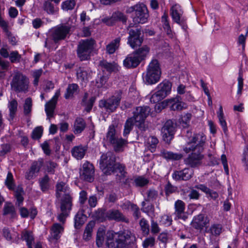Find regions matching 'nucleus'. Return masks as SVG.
<instances>
[{
  "label": "nucleus",
  "mask_w": 248,
  "mask_h": 248,
  "mask_svg": "<svg viewBox=\"0 0 248 248\" xmlns=\"http://www.w3.org/2000/svg\"><path fill=\"white\" fill-rule=\"evenodd\" d=\"M136 240L134 234L128 230L116 232L112 230L106 232L104 227H99L96 236V244L102 247L105 241L108 248H126Z\"/></svg>",
  "instance_id": "obj_1"
},
{
  "label": "nucleus",
  "mask_w": 248,
  "mask_h": 248,
  "mask_svg": "<svg viewBox=\"0 0 248 248\" xmlns=\"http://www.w3.org/2000/svg\"><path fill=\"white\" fill-rule=\"evenodd\" d=\"M206 140V137L202 134H194L183 148L186 153H192L184 159L186 165L191 168H198L201 166L204 155L202 154Z\"/></svg>",
  "instance_id": "obj_2"
},
{
  "label": "nucleus",
  "mask_w": 248,
  "mask_h": 248,
  "mask_svg": "<svg viewBox=\"0 0 248 248\" xmlns=\"http://www.w3.org/2000/svg\"><path fill=\"white\" fill-rule=\"evenodd\" d=\"M29 79L21 72L16 71L12 75L10 82L11 89L16 93H26L29 91Z\"/></svg>",
  "instance_id": "obj_3"
},
{
  "label": "nucleus",
  "mask_w": 248,
  "mask_h": 248,
  "mask_svg": "<svg viewBox=\"0 0 248 248\" xmlns=\"http://www.w3.org/2000/svg\"><path fill=\"white\" fill-rule=\"evenodd\" d=\"M135 12L133 17L134 24H143L146 23L149 17V12L147 6L142 2H139L136 4L127 7L126 13L131 14Z\"/></svg>",
  "instance_id": "obj_4"
},
{
  "label": "nucleus",
  "mask_w": 248,
  "mask_h": 248,
  "mask_svg": "<svg viewBox=\"0 0 248 248\" xmlns=\"http://www.w3.org/2000/svg\"><path fill=\"white\" fill-rule=\"evenodd\" d=\"M161 74V72L159 62L157 60L154 59L148 66L144 80L148 84H155L159 81Z\"/></svg>",
  "instance_id": "obj_5"
},
{
  "label": "nucleus",
  "mask_w": 248,
  "mask_h": 248,
  "mask_svg": "<svg viewBox=\"0 0 248 248\" xmlns=\"http://www.w3.org/2000/svg\"><path fill=\"white\" fill-rule=\"evenodd\" d=\"M115 155L111 152L103 154L99 160L100 168L105 175H110L114 171L116 164Z\"/></svg>",
  "instance_id": "obj_6"
},
{
  "label": "nucleus",
  "mask_w": 248,
  "mask_h": 248,
  "mask_svg": "<svg viewBox=\"0 0 248 248\" xmlns=\"http://www.w3.org/2000/svg\"><path fill=\"white\" fill-rule=\"evenodd\" d=\"M95 44V40L92 38L81 40L79 42L77 54L80 61L88 60L90 59V54L93 50Z\"/></svg>",
  "instance_id": "obj_7"
},
{
  "label": "nucleus",
  "mask_w": 248,
  "mask_h": 248,
  "mask_svg": "<svg viewBox=\"0 0 248 248\" xmlns=\"http://www.w3.org/2000/svg\"><path fill=\"white\" fill-rule=\"evenodd\" d=\"M121 100V94L120 93L117 95H114L107 100H101L99 102V106L104 108L107 111L113 112L115 110L119 105Z\"/></svg>",
  "instance_id": "obj_8"
},
{
  "label": "nucleus",
  "mask_w": 248,
  "mask_h": 248,
  "mask_svg": "<svg viewBox=\"0 0 248 248\" xmlns=\"http://www.w3.org/2000/svg\"><path fill=\"white\" fill-rule=\"evenodd\" d=\"M80 178L84 181L92 182L94 180V168L93 164L86 161L79 171Z\"/></svg>",
  "instance_id": "obj_9"
},
{
  "label": "nucleus",
  "mask_w": 248,
  "mask_h": 248,
  "mask_svg": "<svg viewBox=\"0 0 248 248\" xmlns=\"http://www.w3.org/2000/svg\"><path fill=\"white\" fill-rule=\"evenodd\" d=\"M128 34L127 43L132 48H135L141 46L143 42V38L140 36L141 35L140 29H130Z\"/></svg>",
  "instance_id": "obj_10"
},
{
  "label": "nucleus",
  "mask_w": 248,
  "mask_h": 248,
  "mask_svg": "<svg viewBox=\"0 0 248 248\" xmlns=\"http://www.w3.org/2000/svg\"><path fill=\"white\" fill-rule=\"evenodd\" d=\"M175 132V126L173 122L171 120L167 121L161 129V133L163 140L168 143H169L173 138Z\"/></svg>",
  "instance_id": "obj_11"
},
{
  "label": "nucleus",
  "mask_w": 248,
  "mask_h": 248,
  "mask_svg": "<svg viewBox=\"0 0 248 248\" xmlns=\"http://www.w3.org/2000/svg\"><path fill=\"white\" fill-rule=\"evenodd\" d=\"M170 15L174 22L182 26L184 29H185L186 21L182 17L183 11L180 5L176 4L173 5L170 8Z\"/></svg>",
  "instance_id": "obj_12"
},
{
  "label": "nucleus",
  "mask_w": 248,
  "mask_h": 248,
  "mask_svg": "<svg viewBox=\"0 0 248 248\" xmlns=\"http://www.w3.org/2000/svg\"><path fill=\"white\" fill-rule=\"evenodd\" d=\"M105 217L109 220H114L116 222H122L126 223L129 222V219L118 209H111L108 210L105 213Z\"/></svg>",
  "instance_id": "obj_13"
},
{
  "label": "nucleus",
  "mask_w": 248,
  "mask_h": 248,
  "mask_svg": "<svg viewBox=\"0 0 248 248\" xmlns=\"http://www.w3.org/2000/svg\"><path fill=\"white\" fill-rule=\"evenodd\" d=\"M61 94L60 90H58L53 96V97L49 101L46 103L45 105V111L47 117L50 119L53 117L54 110L56 108L58 98Z\"/></svg>",
  "instance_id": "obj_14"
},
{
  "label": "nucleus",
  "mask_w": 248,
  "mask_h": 248,
  "mask_svg": "<svg viewBox=\"0 0 248 248\" xmlns=\"http://www.w3.org/2000/svg\"><path fill=\"white\" fill-rule=\"evenodd\" d=\"M150 112V108L148 106L138 107L133 112V116L132 117L135 121L145 120Z\"/></svg>",
  "instance_id": "obj_15"
},
{
  "label": "nucleus",
  "mask_w": 248,
  "mask_h": 248,
  "mask_svg": "<svg viewBox=\"0 0 248 248\" xmlns=\"http://www.w3.org/2000/svg\"><path fill=\"white\" fill-rule=\"evenodd\" d=\"M207 218L203 214L195 216L191 223L193 228L196 230H202L208 223Z\"/></svg>",
  "instance_id": "obj_16"
},
{
  "label": "nucleus",
  "mask_w": 248,
  "mask_h": 248,
  "mask_svg": "<svg viewBox=\"0 0 248 248\" xmlns=\"http://www.w3.org/2000/svg\"><path fill=\"white\" fill-rule=\"evenodd\" d=\"M193 174L192 170L185 168L179 171H175L172 174V178L176 181H187L190 179Z\"/></svg>",
  "instance_id": "obj_17"
},
{
  "label": "nucleus",
  "mask_w": 248,
  "mask_h": 248,
  "mask_svg": "<svg viewBox=\"0 0 248 248\" xmlns=\"http://www.w3.org/2000/svg\"><path fill=\"white\" fill-rule=\"evenodd\" d=\"M180 96L177 95L176 97L166 100L167 105L172 110H181L186 108V104L181 101Z\"/></svg>",
  "instance_id": "obj_18"
},
{
  "label": "nucleus",
  "mask_w": 248,
  "mask_h": 248,
  "mask_svg": "<svg viewBox=\"0 0 248 248\" xmlns=\"http://www.w3.org/2000/svg\"><path fill=\"white\" fill-rule=\"evenodd\" d=\"M43 165L42 160H38L37 161H34L30 168L26 172L25 178L27 180H31L35 177V174L38 173Z\"/></svg>",
  "instance_id": "obj_19"
},
{
  "label": "nucleus",
  "mask_w": 248,
  "mask_h": 248,
  "mask_svg": "<svg viewBox=\"0 0 248 248\" xmlns=\"http://www.w3.org/2000/svg\"><path fill=\"white\" fill-rule=\"evenodd\" d=\"M72 205L71 196L69 194L63 196V219L69 216Z\"/></svg>",
  "instance_id": "obj_20"
},
{
  "label": "nucleus",
  "mask_w": 248,
  "mask_h": 248,
  "mask_svg": "<svg viewBox=\"0 0 248 248\" xmlns=\"http://www.w3.org/2000/svg\"><path fill=\"white\" fill-rule=\"evenodd\" d=\"M141 62L133 53L128 55L124 61V65L127 68H134L137 67Z\"/></svg>",
  "instance_id": "obj_21"
},
{
  "label": "nucleus",
  "mask_w": 248,
  "mask_h": 248,
  "mask_svg": "<svg viewBox=\"0 0 248 248\" xmlns=\"http://www.w3.org/2000/svg\"><path fill=\"white\" fill-rule=\"evenodd\" d=\"M119 136L116 130L115 126L112 124L108 127V130L103 140L105 143L108 144H110Z\"/></svg>",
  "instance_id": "obj_22"
},
{
  "label": "nucleus",
  "mask_w": 248,
  "mask_h": 248,
  "mask_svg": "<svg viewBox=\"0 0 248 248\" xmlns=\"http://www.w3.org/2000/svg\"><path fill=\"white\" fill-rule=\"evenodd\" d=\"M62 226L58 223L54 224L50 229V235L48 238L49 241L55 242L61 238Z\"/></svg>",
  "instance_id": "obj_23"
},
{
  "label": "nucleus",
  "mask_w": 248,
  "mask_h": 248,
  "mask_svg": "<svg viewBox=\"0 0 248 248\" xmlns=\"http://www.w3.org/2000/svg\"><path fill=\"white\" fill-rule=\"evenodd\" d=\"M171 86L172 85L170 82L168 80H165L157 86V91L165 98L170 93Z\"/></svg>",
  "instance_id": "obj_24"
},
{
  "label": "nucleus",
  "mask_w": 248,
  "mask_h": 248,
  "mask_svg": "<svg viewBox=\"0 0 248 248\" xmlns=\"http://www.w3.org/2000/svg\"><path fill=\"white\" fill-rule=\"evenodd\" d=\"M49 34L51 39L56 44L62 39V26H59L52 29Z\"/></svg>",
  "instance_id": "obj_25"
},
{
  "label": "nucleus",
  "mask_w": 248,
  "mask_h": 248,
  "mask_svg": "<svg viewBox=\"0 0 248 248\" xmlns=\"http://www.w3.org/2000/svg\"><path fill=\"white\" fill-rule=\"evenodd\" d=\"M79 91L78 86L77 84H69L64 94V97L66 99H72L74 95L78 94Z\"/></svg>",
  "instance_id": "obj_26"
},
{
  "label": "nucleus",
  "mask_w": 248,
  "mask_h": 248,
  "mask_svg": "<svg viewBox=\"0 0 248 248\" xmlns=\"http://www.w3.org/2000/svg\"><path fill=\"white\" fill-rule=\"evenodd\" d=\"M87 150L86 146L79 145L74 147L72 150V155L78 159L83 158Z\"/></svg>",
  "instance_id": "obj_27"
},
{
  "label": "nucleus",
  "mask_w": 248,
  "mask_h": 248,
  "mask_svg": "<svg viewBox=\"0 0 248 248\" xmlns=\"http://www.w3.org/2000/svg\"><path fill=\"white\" fill-rule=\"evenodd\" d=\"M127 143V140L119 136L110 145H112L115 152H120L123 151L124 146Z\"/></svg>",
  "instance_id": "obj_28"
},
{
  "label": "nucleus",
  "mask_w": 248,
  "mask_h": 248,
  "mask_svg": "<svg viewBox=\"0 0 248 248\" xmlns=\"http://www.w3.org/2000/svg\"><path fill=\"white\" fill-rule=\"evenodd\" d=\"M160 156L168 160H178L183 157L181 154L173 153L165 149L160 151Z\"/></svg>",
  "instance_id": "obj_29"
},
{
  "label": "nucleus",
  "mask_w": 248,
  "mask_h": 248,
  "mask_svg": "<svg viewBox=\"0 0 248 248\" xmlns=\"http://www.w3.org/2000/svg\"><path fill=\"white\" fill-rule=\"evenodd\" d=\"M21 237L23 240L26 242L28 248H32V245L34 240L32 232L24 230L21 233Z\"/></svg>",
  "instance_id": "obj_30"
},
{
  "label": "nucleus",
  "mask_w": 248,
  "mask_h": 248,
  "mask_svg": "<svg viewBox=\"0 0 248 248\" xmlns=\"http://www.w3.org/2000/svg\"><path fill=\"white\" fill-rule=\"evenodd\" d=\"M149 51L150 48L147 46L145 45L134 51L133 53L141 62L145 59Z\"/></svg>",
  "instance_id": "obj_31"
},
{
  "label": "nucleus",
  "mask_w": 248,
  "mask_h": 248,
  "mask_svg": "<svg viewBox=\"0 0 248 248\" xmlns=\"http://www.w3.org/2000/svg\"><path fill=\"white\" fill-rule=\"evenodd\" d=\"M121 41V38L117 37L112 40L110 43L106 46L107 53L109 54H113L118 49Z\"/></svg>",
  "instance_id": "obj_32"
},
{
  "label": "nucleus",
  "mask_w": 248,
  "mask_h": 248,
  "mask_svg": "<svg viewBox=\"0 0 248 248\" xmlns=\"http://www.w3.org/2000/svg\"><path fill=\"white\" fill-rule=\"evenodd\" d=\"M86 127V123L82 118H77L74 123V133L79 134L81 133Z\"/></svg>",
  "instance_id": "obj_33"
},
{
  "label": "nucleus",
  "mask_w": 248,
  "mask_h": 248,
  "mask_svg": "<svg viewBox=\"0 0 248 248\" xmlns=\"http://www.w3.org/2000/svg\"><path fill=\"white\" fill-rule=\"evenodd\" d=\"M95 223L93 221H90L86 226L83 238L84 240L86 241L89 240L92 235V232L93 228L94 226Z\"/></svg>",
  "instance_id": "obj_34"
},
{
  "label": "nucleus",
  "mask_w": 248,
  "mask_h": 248,
  "mask_svg": "<svg viewBox=\"0 0 248 248\" xmlns=\"http://www.w3.org/2000/svg\"><path fill=\"white\" fill-rule=\"evenodd\" d=\"M175 214L180 218L185 209V203L182 200H178L174 204Z\"/></svg>",
  "instance_id": "obj_35"
},
{
  "label": "nucleus",
  "mask_w": 248,
  "mask_h": 248,
  "mask_svg": "<svg viewBox=\"0 0 248 248\" xmlns=\"http://www.w3.org/2000/svg\"><path fill=\"white\" fill-rule=\"evenodd\" d=\"M125 167L123 164L119 163H116L114 166V171L112 173L119 172L120 173V180L126 177L127 172L125 171Z\"/></svg>",
  "instance_id": "obj_36"
},
{
  "label": "nucleus",
  "mask_w": 248,
  "mask_h": 248,
  "mask_svg": "<svg viewBox=\"0 0 248 248\" xmlns=\"http://www.w3.org/2000/svg\"><path fill=\"white\" fill-rule=\"evenodd\" d=\"M3 215L4 216L9 215L12 218L14 217L16 215L14 206L10 203H6L3 207Z\"/></svg>",
  "instance_id": "obj_37"
},
{
  "label": "nucleus",
  "mask_w": 248,
  "mask_h": 248,
  "mask_svg": "<svg viewBox=\"0 0 248 248\" xmlns=\"http://www.w3.org/2000/svg\"><path fill=\"white\" fill-rule=\"evenodd\" d=\"M146 195L145 200L148 202H153L158 197V191L154 189H148L146 192Z\"/></svg>",
  "instance_id": "obj_38"
},
{
  "label": "nucleus",
  "mask_w": 248,
  "mask_h": 248,
  "mask_svg": "<svg viewBox=\"0 0 248 248\" xmlns=\"http://www.w3.org/2000/svg\"><path fill=\"white\" fill-rule=\"evenodd\" d=\"M18 103L16 100L13 99L8 105V108L10 111L9 116L13 120L17 111Z\"/></svg>",
  "instance_id": "obj_39"
},
{
  "label": "nucleus",
  "mask_w": 248,
  "mask_h": 248,
  "mask_svg": "<svg viewBox=\"0 0 248 248\" xmlns=\"http://www.w3.org/2000/svg\"><path fill=\"white\" fill-rule=\"evenodd\" d=\"M134 123L135 120L132 117L128 118L126 120L124 124V136H126L129 134L133 128Z\"/></svg>",
  "instance_id": "obj_40"
},
{
  "label": "nucleus",
  "mask_w": 248,
  "mask_h": 248,
  "mask_svg": "<svg viewBox=\"0 0 248 248\" xmlns=\"http://www.w3.org/2000/svg\"><path fill=\"white\" fill-rule=\"evenodd\" d=\"M84 222V215L81 213L78 212L75 217V227L77 229L80 228Z\"/></svg>",
  "instance_id": "obj_41"
},
{
  "label": "nucleus",
  "mask_w": 248,
  "mask_h": 248,
  "mask_svg": "<svg viewBox=\"0 0 248 248\" xmlns=\"http://www.w3.org/2000/svg\"><path fill=\"white\" fill-rule=\"evenodd\" d=\"M222 227L220 224H214L211 225L208 231L212 235L218 236L222 232Z\"/></svg>",
  "instance_id": "obj_42"
},
{
  "label": "nucleus",
  "mask_w": 248,
  "mask_h": 248,
  "mask_svg": "<svg viewBox=\"0 0 248 248\" xmlns=\"http://www.w3.org/2000/svg\"><path fill=\"white\" fill-rule=\"evenodd\" d=\"M5 184L10 190H14L15 185L12 173L9 171L6 179L5 181Z\"/></svg>",
  "instance_id": "obj_43"
},
{
  "label": "nucleus",
  "mask_w": 248,
  "mask_h": 248,
  "mask_svg": "<svg viewBox=\"0 0 248 248\" xmlns=\"http://www.w3.org/2000/svg\"><path fill=\"white\" fill-rule=\"evenodd\" d=\"M32 106V102L31 98V97L27 98L25 100V103L23 106L25 115H27L31 112Z\"/></svg>",
  "instance_id": "obj_44"
},
{
  "label": "nucleus",
  "mask_w": 248,
  "mask_h": 248,
  "mask_svg": "<svg viewBox=\"0 0 248 248\" xmlns=\"http://www.w3.org/2000/svg\"><path fill=\"white\" fill-rule=\"evenodd\" d=\"M136 186L143 187L149 183V180L143 176H138L134 179Z\"/></svg>",
  "instance_id": "obj_45"
},
{
  "label": "nucleus",
  "mask_w": 248,
  "mask_h": 248,
  "mask_svg": "<svg viewBox=\"0 0 248 248\" xmlns=\"http://www.w3.org/2000/svg\"><path fill=\"white\" fill-rule=\"evenodd\" d=\"M112 16L114 23L117 21H121L123 22H125L126 21V17L124 14L121 12L117 11L114 12L112 15Z\"/></svg>",
  "instance_id": "obj_46"
},
{
  "label": "nucleus",
  "mask_w": 248,
  "mask_h": 248,
  "mask_svg": "<svg viewBox=\"0 0 248 248\" xmlns=\"http://www.w3.org/2000/svg\"><path fill=\"white\" fill-rule=\"evenodd\" d=\"M77 74L78 78L84 81H87L90 76L86 71L80 68L78 70Z\"/></svg>",
  "instance_id": "obj_47"
},
{
  "label": "nucleus",
  "mask_w": 248,
  "mask_h": 248,
  "mask_svg": "<svg viewBox=\"0 0 248 248\" xmlns=\"http://www.w3.org/2000/svg\"><path fill=\"white\" fill-rule=\"evenodd\" d=\"M9 58L12 63L19 62L21 59V56L18 51H13L10 53Z\"/></svg>",
  "instance_id": "obj_48"
},
{
  "label": "nucleus",
  "mask_w": 248,
  "mask_h": 248,
  "mask_svg": "<svg viewBox=\"0 0 248 248\" xmlns=\"http://www.w3.org/2000/svg\"><path fill=\"white\" fill-rule=\"evenodd\" d=\"M49 178L48 176L45 175L40 180V186L43 191H46L49 188Z\"/></svg>",
  "instance_id": "obj_49"
},
{
  "label": "nucleus",
  "mask_w": 248,
  "mask_h": 248,
  "mask_svg": "<svg viewBox=\"0 0 248 248\" xmlns=\"http://www.w3.org/2000/svg\"><path fill=\"white\" fill-rule=\"evenodd\" d=\"M43 73L42 69L35 70L32 71V76L34 78L33 84L34 86H37L38 85L39 79Z\"/></svg>",
  "instance_id": "obj_50"
},
{
  "label": "nucleus",
  "mask_w": 248,
  "mask_h": 248,
  "mask_svg": "<svg viewBox=\"0 0 248 248\" xmlns=\"http://www.w3.org/2000/svg\"><path fill=\"white\" fill-rule=\"evenodd\" d=\"M44 9L49 14H53L57 11V8L50 1H46L45 2Z\"/></svg>",
  "instance_id": "obj_51"
},
{
  "label": "nucleus",
  "mask_w": 248,
  "mask_h": 248,
  "mask_svg": "<svg viewBox=\"0 0 248 248\" xmlns=\"http://www.w3.org/2000/svg\"><path fill=\"white\" fill-rule=\"evenodd\" d=\"M10 66V62L0 57V73H3L8 71Z\"/></svg>",
  "instance_id": "obj_52"
},
{
  "label": "nucleus",
  "mask_w": 248,
  "mask_h": 248,
  "mask_svg": "<svg viewBox=\"0 0 248 248\" xmlns=\"http://www.w3.org/2000/svg\"><path fill=\"white\" fill-rule=\"evenodd\" d=\"M140 225L143 232L145 234H148L149 232V225L148 221L144 218H142L140 222Z\"/></svg>",
  "instance_id": "obj_53"
},
{
  "label": "nucleus",
  "mask_w": 248,
  "mask_h": 248,
  "mask_svg": "<svg viewBox=\"0 0 248 248\" xmlns=\"http://www.w3.org/2000/svg\"><path fill=\"white\" fill-rule=\"evenodd\" d=\"M62 192V184L59 183L56 186V197L59 201V207L62 210V199L61 198V192Z\"/></svg>",
  "instance_id": "obj_54"
},
{
  "label": "nucleus",
  "mask_w": 248,
  "mask_h": 248,
  "mask_svg": "<svg viewBox=\"0 0 248 248\" xmlns=\"http://www.w3.org/2000/svg\"><path fill=\"white\" fill-rule=\"evenodd\" d=\"M177 189V187L172 186L170 182H168L165 187V194L168 196L175 192Z\"/></svg>",
  "instance_id": "obj_55"
},
{
  "label": "nucleus",
  "mask_w": 248,
  "mask_h": 248,
  "mask_svg": "<svg viewBox=\"0 0 248 248\" xmlns=\"http://www.w3.org/2000/svg\"><path fill=\"white\" fill-rule=\"evenodd\" d=\"M155 243V239L153 237H149L146 238L142 242L143 248H148L149 247H153Z\"/></svg>",
  "instance_id": "obj_56"
},
{
  "label": "nucleus",
  "mask_w": 248,
  "mask_h": 248,
  "mask_svg": "<svg viewBox=\"0 0 248 248\" xmlns=\"http://www.w3.org/2000/svg\"><path fill=\"white\" fill-rule=\"evenodd\" d=\"M135 124L141 132L146 131L148 128V126L145 124V120L135 121Z\"/></svg>",
  "instance_id": "obj_57"
},
{
  "label": "nucleus",
  "mask_w": 248,
  "mask_h": 248,
  "mask_svg": "<svg viewBox=\"0 0 248 248\" xmlns=\"http://www.w3.org/2000/svg\"><path fill=\"white\" fill-rule=\"evenodd\" d=\"M100 65L104 68L105 70L110 73L114 70L115 67L110 63H108L106 61H102L100 62Z\"/></svg>",
  "instance_id": "obj_58"
},
{
  "label": "nucleus",
  "mask_w": 248,
  "mask_h": 248,
  "mask_svg": "<svg viewBox=\"0 0 248 248\" xmlns=\"http://www.w3.org/2000/svg\"><path fill=\"white\" fill-rule=\"evenodd\" d=\"M43 133V129L41 127H37L35 128L32 133V138L34 140L40 139Z\"/></svg>",
  "instance_id": "obj_59"
},
{
  "label": "nucleus",
  "mask_w": 248,
  "mask_h": 248,
  "mask_svg": "<svg viewBox=\"0 0 248 248\" xmlns=\"http://www.w3.org/2000/svg\"><path fill=\"white\" fill-rule=\"evenodd\" d=\"M164 98L165 97H164L160 93L156 91L155 93L152 94L150 97V101L153 103H156Z\"/></svg>",
  "instance_id": "obj_60"
},
{
  "label": "nucleus",
  "mask_w": 248,
  "mask_h": 248,
  "mask_svg": "<svg viewBox=\"0 0 248 248\" xmlns=\"http://www.w3.org/2000/svg\"><path fill=\"white\" fill-rule=\"evenodd\" d=\"M76 4L75 0H67L63 2V9L66 10H72Z\"/></svg>",
  "instance_id": "obj_61"
},
{
  "label": "nucleus",
  "mask_w": 248,
  "mask_h": 248,
  "mask_svg": "<svg viewBox=\"0 0 248 248\" xmlns=\"http://www.w3.org/2000/svg\"><path fill=\"white\" fill-rule=\"evenodd\" d=\"M147 142L152 148L155 149L158 143V140L155 136H150L147 139Z\"/></svg>",
  "instance_id": "obj_62"
},
{
  "label": "nucleus",
  "mask_w": 248,
  "mask_h": 248,
  "mask_svg": "<svg viewBox=\"0 0 248 248\" xmlns=\"http://www.w3.org/2000/svg\"><path fill=\"white\" fill-rule=\"evenodd\" d=\"M131 210L133 212V216L135 219H138L140 217L141 213L140 208L136 204H134Z\"/></svg>",
  "instance_id": "obj_63"
},
{
  "label": "nucleus",
  "mask_w": 248,
  "mask_h": 248,
  "mask_svg": "<svg viewBox=\"0 0 248 248\" xmlns=\"http://www.w3.org/2000/svg\"><path fill=\"white\" fill-rule=\"evenodd\" d=\"M191 118L190 113H186L182 117V124L183 127H187Z\"/></svg>",
  "instance_id": "obj_64"
}]
</instances>
